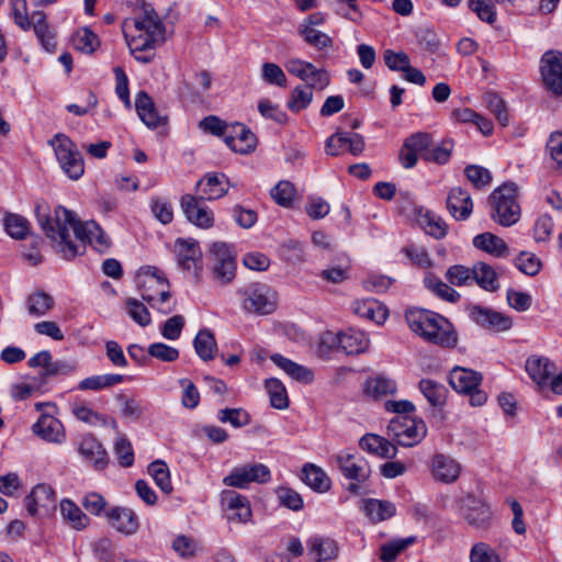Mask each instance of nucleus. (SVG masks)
I'll use <instances>...</instances> for the list:
<instances>
[{"label": "nucleus", "mask_w": 562, "mask_h": 562, "mask_svg": "<svg viewBox=\"0 0 562 562\" xmlns=\"http://www.w3.org/2000/svg\"><path fill=\"white\" fill-rule=\"evenodd\" d=\"M271 361L283 370L289 376L301 383H311L314 380V373L308 368L301 366L279 353L270 357Z\"/></svg>", "instance_id": "obj_33"}, {"label": "nucleus", "mask_w": 562, "mask_h": 562, "mask_svg": "<svg viewBox=\"0 0 562 562\" xmlns=\"http://www.w3.org/2000/svg\"><path fill=\"white\" fill-rule=\"evenodd\" d=\"M55 504V492L47 484H37L25 499V506L31 515H35L40 507H50Z\"/></svg>", "instance_id": "obj_32"}, {"label": "nucleus", "mask_w": 562, "mask_h": 562, "mask_svg": "<svg viewBox=\"0 0 562 562\" xmlns=\"http://www.w3.org/2000/svg\"><path fill=\"white\" fill-rule=\"evenodd\" d=\"M518 188L514 182H505L496 188L488 196L492 220L510 227L520 218V206L517 202Z\"/></svg>", "instance_id": "obj_5"}, {"label": "nucleus", "mask_w": 562, "mask_h": 562, "mask_svg": "<svg viewBox=\"0 0 562 562\" xmlns=\"http://www.w3.org/2000/svg\"><path fill=\"white\" fill-rule=\"evenodd\" d=\"M71 412L78 420L88 425L97 426L105 424V417L93 411L87 404L75 403L71 407Z\"/></svg>", "instance_id": "obj_54"}, {"label": "nucleus", "mask_w": 562, "mask_h": 562, "mask_svg": "<svg viewBox=\"0 0 562 562\" xmlns=\"http://www.w3.org/2000/svg\"><path fill=\"white\" fill-rule=\"evenodd\" d=\"M333 342L347 355H358L366 351L369 347V339L364 333L349 329L333 336Z\"/></svg>", "instance_id": "obj_30"}, {"label": "nucleus", "mask_w": 562, "mask_h": 562, "mask_svg": "<svg viewBox=\"0 0 562 562\" xmlns=\"http://www.w3.org/2000/svg\"><path fill=\"white\" fill-rule=\"evenodd\" d=\"M7 233L15 239H24L30 231L29 221L19 214H8L4 218Z\"/></svg>", "instance_id": "obj_49"}, {"label": "nucleus", "mask_w": 562, "mask_h": 562, "mask_svg": "<svg viewBox=\"0 0 562 562\" xmlns=\"http://www.w3.org/2000/svg\"><path fill=\"white\" fill-rule=\"evenodd\" d=\"M515 266L520 272L533 277L539 273L542 263L535 254L521 251L515 259Z\"/></svg>", "instance_id": "obj_53"}, {"label": "nucleus", "mask_w": 562, "mask_h": 562, "mask_svg": "<svg viewBox=\"0 0 562 562\" xmlns=\"http://www.w3.org/2000/svg\"><path fill=\"white\" fill-rule=\"evenodd\" d=\"M302 480L306 485L317 492H327L331 481L319 467L306 463L302 469Z\"/></svg>", "instance_id": "obj_36"}, {"label": "nucleus", "mask_w": 562, "mask_h": 562, "mask_svg": "<svg viewBox=\"0 0 562 562\" xmlns=\"http://www.w3.org/2000/svg\"><path fill=\"white\" fill-rule=\"evenodd\" d=\"M181 207L189 222L201 228H210L214 224L213 212L207 205L204 204V200L186 194L181 199Z\"/></svg>", "instance_id": "obj_16"}, {"label": "nucleus", "mask_w": 562, "mask_h": 562, "mask_svg": "<svg viewBox=\"0 0 562 562\" xmlns=\"http://www.w3.org/2000/svg\"><path fill=\"white\" fill-rule=\"evenodd\" d=\"M405 319L411 330L426 342L443 349L457 347L458 333L452 323L440 314L424 308H412L406 312Z\"/></svg>", "instance_id": "obj_3"}, {"label": "nucleus", "mask_w": 562, "mask_h": 562, "mask_svg": "<svg viewBox=\"0 0 562 562\" xmlns=\"http://www.w3.org/2000/svg\"><path fill=\"white\" fill-rule=\"evenodd\" d=\"M265 387L270 398V404L276 409H286L289 407V397L283 383L274 378L267 379Z\"/></svg>", "instance_id": "obj_41"}, {"label": "nucleus", "mask_w": 562, "mask_h": 562, "mask_svg": "<svg viewBox=\"0 0 562 562\" xmlns=\"http://www.w3.org/2000/svg\"><path fill=\"white\" fill-rule=\"evenodd\" d=\"M199 127L206 133L222 137L223 140H225V134L231 131V124H227L215 115H209L201 120Z\"/></svg>", "instance_id": "obj_57"}, {"label": "nucleus", "mask_w": 562, "mask_h": 562, "mask_svg": "<svg viewBox=\"0 0 562 562\" xmlns=\"http://www.w3.org/2000/svg\"><path fill=\"white\" fill-rule=\"evenodd\" d=\"M128 315L142 327L150 324V314L147 307L136 299L128 297L125 302Z\"/></svg>", "instance_id": "obj_61"}, {"label": "nucleus", "mask_w": 562, "mask_h": 562, "mask_svg": "<svg viewBox=\"0 0 562 562\" xmlns=\"http://www.w3.org/2000/svg\"><path fill=\"white\" fill-rule=\"evenodd\" d=\"M105 518L110 527L126 536L136 533L139 528L136 514L128 507L114 506L105 512Z\"/></svg>", "instance_id": "obj_20"}, {"label": "nucleus", "mask_w": 562, "mask_h": 562, "mask_svg": "<svg viewBox=\"0 0 562 562\" xmlns=\"http://www.w3.org/2000/svg\"><path fill=\"white\" fill-rule=\"evenodd\" d=\"M137 284L144 301L162 314H169L176 304L169 303L170 284L162 272L154 266H146L137 273Z\"/></svg>", "instance_id": "obj_4"}, {"label": "nucleus", "mask_w": 562, "mask_h": 562, "mask_svg": "<svg viewBox=\"0 0 562 562\" xmlns=\"http://www.w3.org/2000/svg\"><path fill=\"white\" fill-rule=\"evenodd\" d=\"M334 461L342 475L348 480L362 483L371 474L368 461L360 456L341 451L334 457Z\"/></svg>", "instance_id": "obj_14"}, {"label": "nucleus", "mask_w": 562, "mask_h": 562, "mask_svg": "<svg viewBox=\"0 0 562 562\" xmlns=\"http://www.w3.org/2000/svg\"><path fill=\"white\" fill-rule=\"evenodd\" d=\"M473 282L491 292L496 291L499 286L496 272L490 265L484 262H477L473 266Z\"/></svg>", "instance_id": "obj_40"}, {"label": "nucleus", "mask_w": 562, "mask_h": 562, "mask_svg": "<svg viewBox=\"0 0 562 562\" xmlns=\"http://www.w3.org/2000/svg\"><path fill=\"white\" fill-rule=\"evenodd\" d=\"M74 46L82 53H92L99 45L98 36L89 29L79 30L72 38Z\"/></svg>", "instance_id": "obj_55"}, {"label": "nucleus", "mask_w": 562, "mask_h": 562, "mask_svg": "<svg viewBox=\"0 0 562 562\" xmlns=\"http://www.w3.org/2000/svg\"><path fill=\"white\" fill-rule=\"evenodd\" d=\"M429 471L436 482L452 484L459 479L462 465L452 456L437 452L429 460Z\"/></svg>", "instance_id": "obj_13"}, {"label": "nucleus", "mask_w": 562, "mask_h": 562, "mask_svg": "<svg viewBox=\"0 0 562 562\" xmlns=\"http://www.w3.org/2000/svg\"><path fill=\"white\" fill-rule=\"evenodd\" d=\"M270 480L271 472L266 464L246 463L235 467L222 482L228 487L246 490L251 483L266 484Z\"/></svg>", "instance_id": "obj_8"}, {"label": "nucleus", "mask_w": 562, "mask_h": 562, "mask_svg": "<svg viewBox=\"0 0 562 562\" xmlns=\"http://www.w3.org/2000/svg\"><path fill=\"white\" fill-rule=\"evenodd\" d=\"M262 79L269 83L278 87L286 86V77L282 68L274 63H265L262 65Z\"/></svg>", "instance_id": "obj_63"}, {"label": "nucleus", "mask_w": 562, "mask_h": 562, "mask_svg": "<svg viewBox=\"0 0 562 562\" xmlns=\"http://www.w3.org/2000/svg\"><path fill=\"white\" fill-rule=\"evenodd\" d=\"M526 371L530 379L542 386L557 372V366L547 357L531 356L526 361Z\"/></svg>", "instance_id": "obj_28"}, {"label": "nucleus", "mask_w": 562, "mask_h": 562, "mask_svg": "<svg viewBox=\"0 0 562 562\" xmlns=\"http://www.w3.org/2000/svg\"><path fill=\"white\" fill-rule=\"evenodd\" d=\"M56 158L64 172L72 180H78L85 172L81 154L74 142L65 134L58 133L50 140Z\"/></svg>", "instance_id": "obj_6"}, {"label": "nucleus", "mask_w": 562, "mask_h": 562, "mask_svg": "<svg viewBox=\"0 0 562 562\" xmlns=\"http://www.w3.org/2000/svg\"><path fill=\"white\" fill-rule=\"evenodd\" d=\"M203 200H216L224 196L228 191V179L223 173H206L195 186Z\"/></svg>", "instance_id": "obj_22"}, {"label": "nucleus", "mask_w": 562, "mask_h": 562, "mask_svg": "<svg viewBox=\"0 0 562 562\" xmlns=\"http://www.w3.org/2000/svg\"><path fill=\"white\" fill-rule=\"evenodd\" d=\"M78 452L83 461L95 471L105 469L109 463L106 450L93 435L87 434L80 438Z\"/></svg>", "instance_id": "obj_17"}, {"label": "nucleus", "mask_w": 562, "mask_h": 562, "mask_svg": "<svg viewBox=\"0 0 562 562\" xmlns=\"http://www.w3.org/2000/svg\"><path fill=\"white\" fill-rule=\"evenodd\" d=\"M425 283L428 289L448 302H456L460 297L457 291L436 277H427Z\"/></svg>", "instance_id": "obj_59"}, {"label": "nucleus", "mask_w": 562, "mask_h": 562, "mask_svg": "<svg viewBox=\"0 0 562 562\" xmlns=\"http://www.w3.org/2000/svg\"><path fill=\"white\" fill-rule=\"evenodd\" d=\"M147 352L150 357L165 362H172L179 358V350L164 342H154L149 345Z\"/></svg>", "instance_id": "obj_64"}, {"label": "nucleus", "mask_w": 562, "mask_h": 562, "mask_svg": "<svg viewBox=\"0 0 562 562\" xmlns=\"http://www.w3.org/2000/svg\"><path fill=\"white\" fill-rule=\"evenodd\" d=\"M540 75L544 88L554 95H562V53L548 50L540 59Z\"/></svg>", "instance_id": "obj_10"}, {"label": "nucleus", "mask_w": 562, "mask_h": 562, "mask_svg": "<svg viewBox=\"0 0 562 562\" xmlns=\"http://www.w3.org/2000/svg\"><path fill=\"white\" fill-rule=\"evenodd\" d=\"M299 33L307 44L317 49L322 50L333 46V40L329 35L308 24H301Z\"/></svg>", "instance_id": "obj_45"}, {"label": "nucleus", "mask_w": 562, "mask_h": 562, "mask_svg": "<svg viewBox=\"0 0 562 562\" xmlns=\"http://www.w3.org/2000/svg\"><path fill=\"white\" fill-rule=\"evenodd\" d=\"M135 109L142 122L149 128H156L167 122V116L157 112L153 99L144 91L137 93Z\"/></svg>", "instance_id": "obj_26"}, {"label": "nucleus", "mask_w": 562, "mask_h": 562, "mask_svg": "<svg viewBox=\"0 0 562 562\" xmlns=\"http://www.w3.org/2000/svg\"><path fill=\"white\" fill-rule=\"evenodd\" d=\"M123 381L124 375L122 374L109 373L92 375L81 380L78 384V389L81 391H100L121 384Z\"/></svg>", "instance_id": "obj_37"}, {"label": "nucleus", "mask_w": 562, "mask_h": 562, "mask_svg": "<svg viewBox=\"0 0 562 562\" xmlns=\"http://www.w3.org/2000/svg\"><path fill=\"white\" fill-rule=\"evenodd\" d=\"M35 214L46 236L57 243L66 259L83 254L87 243L100 254L110 249V238L94 221L80 223L70 211L61 206L50 214L44 203L36 204Z\"/></svg>", "instance_id": "obj_1"}, {"label": "nucleus", "mask_w": 562, "mask_h": 562, "mask_svg": "<svg viewBox=\"0 0 562 562\" xmlns=\"http://www.w3.org/2000/svg\"><path fill=\"white\" fill-rule=\"evenodd\" d=\"M364 513L373 521L380 522L395 515V505L389 501L368 499L364 502Z\"/></svg>", "instance_id": "obj_39"}, {"label": "nucleus", "mask_w": 562, "mask_h": 562, "mask_svg": "<svg viewBox=\"0 0 562 562\" xmlns=\"http://www.w3.org/2000/svg\"><path fill=\"white\" fill-rule=\"evenodd\" d=\"M366 393L374 398L392 394L396 390V384L393 380L383 375H378L369 379L366 382Z\"/></svg>", "instance_id": "obj_48"}, {"label": "nucleus", "mask_w": 562, "mask_h": 562, "mask_svg": "<svg viewBox=\"0 0 562 562\" xmlns=\"http://www.w3.org/2000/svg\"><path fill=\"white\" fill-rule=\"evenodd\" d=\"M470 316L479 326L495 333L509 330L513 326L512 317L487 307L473 306Z\"/></svg>", "instance_id": "obj_18"}, {"label": "nucleus", "mask_w": 562, "mask_h": 562, "mask_svg": "<svg viewBox=\"0 0 562 562\" xmlns=\"http://www.w3.org/2000/svg\"><path fill=\"white\" fill-rule=\"evenodd\" d=\"M60 512L64 519L75 529H82L89 524L87 515L70 499L61 501Z\"/></svg>", "instance_id": "obj_43"}, {"label": "nucleus", "mask_w": 562, "mask_h": 562, "mask_svg": "<svg viewBox=\"0 0 562 562\" xmlns=\"http://www.w3.org/2000/svg\"><path fill=\"white\" fill-rule=\"evenodd\" d=\"M193 345L198 356L204 361L212 360L217 350L215 336L207 328L201 329L196 334Z\"/></svg>", "instance_id": "obj_38"}, {"label": "nucleus", "mask_w": 562, "mask_h": 562, "mask_svg": "<svg viewBox=\"0 0 562 562\" xmlns=\"http://www.w3.org/2000/svg\"><path fill=\"white\" fill-rule=\"evenodd\" d=\"M473 245L475 248L497 258L507 257L509 254L508 246L504 239L492 233H482L476 235L473 238Z\"/></svg>", "instance_id": "obj_34"}, {"label": "nucleus", "mask_w": 562, "mask_h": 562, "mask_svg": "<svg viewBox=\"0 0 562 562\" xmlns=\"http://www.w3.org/2000/svg\"><path fill=\"white\" fill-rule=\"evenodd\" d=\"M312 100L313 91L311 87L297 86L291 92L290 100L288 101V108L292 112H300L301 110L307 108Z\"/></svg>", "instance_id": "obj_51"}, {"label": "nucleus", "mask_w": 562, "mask_h": 562, "mask_svg": "<svg viewBox=\"0 0 562 562\" xmlns=\"http://www.w3.org/2000/svg\"><path fill=\"white\" fill-rule=\"evenodd\" d=\"M177 262L183 269L193 271L199 276L202 269V251L199 243L194 239H177L176 245Z\"/></svg>", "instance_id": "obj_19"}, {"label": "nucleus", "mask_w": 562, "mask_h": 562, "mask_svg": "<svg viewBox=\"0 0 562 562\" xmlns=\"http://www.w3.org/2000/svg\"><path fill=\"white\" fill-rule=\"evenodd\" d=\"M224 143L235 153L249 154L255 150L257 138L244 124L233 123Z\"/></svg>", "instance_id": "obj_21"}, {"label": "nucleus", "mask_w": 562, "mask_h": 562, "mask_svg": "<svg viewBox=\"0 0 562 562\" xmlns=\"http://www.w3.org/2000/svg\"><path fill=\"white\" fill-rule=\"evenodd\" d=\"M461 502L462 515L465 521L475 529L486 530L493 517L490 505L484 499L471 494L467 495Z\"/></svg>", "instance_id": "obj_11"}, {"label": "nucleus", "mask_w": 562, "mask_h": 562, "mask_svg": "<svg viewBox=\"0 0 562 562\" xmlns=\"http://www.w3.org/2000/svg\"><path fill=\"white\" fill-rule=\"evenodd\" d=\"M132 23L133 32L124 30L130 53L137 61L148 64L156 55V46L165 41V25L153 9H145Z\"/></svg>", "instance_id": "obj_2"}, {"label": "nucleus", "mask_w": 562, "mask_h": 562, "mask_svg": "<svg viewBox=\"0 0 562 562\" xmlns=\"http://www.w3.org/2000/svg\"><path fill=\"white\" fill-rule=\"evenodd\" d=\"M470 562H502L501 555L486 542H476L469 554Z\"/></svg>", "instance_id": "obj_52"}, {"label": "nucleus", "mask_w": 562, "mask_h": 562, "mask_svg": "<svg viewBox=\"0 0 562 562\" xmlns=\"http://www.w3.org/2000/svg\"><path fill=\"white\" fill-rule=\"evenodd\" d=\"M414 218L416 223L425 231L426 234L430 235L436 239H442L448 233V226L446 222L436 214L423 206L414 207Z\"/></svg>", "instance_id": "obj_25"}, {"label": "nucleus", "mask_w": 562, "mask_h": 562, "mask_svg": "<svg viewBox=\"0 0 562 562\" xmlns=\"http://www.w3.org/2000/svg\"><path fill=\"white\" fill-rule=\"evenodd\" d=\"M10 5L14 23L24 31L31 29L26 0H10Z\"/></svg>", "instance_id": "obj_62"}, {"label": "nucleus", "mask_w": 562, "mask_h": 562, "mask_svg": "<svg viewBox=\"0 0 562 562\" xmlns=\"http://www.w3.org/2000/svg\"><path fill=\"white\" fill-rule=\"evenodd\" d=\"M387 435L403 447H414L427 434V426L423 419L409 416H396L387 425Z\"/></svg>", "instance_id": "obj_7"}, {"label": "nucleus", "mask_w": 562, "mask_h": 562, "mask_svg": "<svg viewBox=\"0 0 562 562\" xmlns=\"http://www.w3.org/2000/svg\"><path fill=\"white\" fill-rule=\"evenodd\" d=\"M307 550L315 562H326L337 558L339 548L334 539L315 536L307 540Z\"/></svg>", "instance_id": "obj_29"}, {"label": "nucleus", "mask_w": 562, "mask_h": 562, "mask_svg": "<svg viewBox=\"0 0 562 562\" xmlns=\"http://www.w3.org/2000/svg\"><path fill=\"white\" fill-rule=\"evenodd\" d=\"M32 430L47 442L61 443L65 440L63 424L50 414H42Z\"/></svg>", "instance_id": "obj_24"}, {"label": "nucleus", "mask_w": 562, "mask_h": 562, "mask_svg": "<svg viewBox=\"0 0 562 562\" xmlns=\"http://www.w3.org/2000/svg\"><path fill=\"white\" fill-rule=\"evenodd\" d=\"M359 447L373 456L382 459H393L397 454V448L386 438L375 435L366 434L359 440Z\"/></svg>", "instance_id": "obj_27"}, {"label": "nucleus", "mask_w": 562, "mask_h": 562, "mask_svg": "<svg viewBox=\"0 0 562 562\" xmlns=\"http://www.w3.org/2000/svg\"><path fill=\"white\" fill-rule=\"evenodd\" d=\"M218 419L222 423H229L233 427L239 428L250 422V416L241 408H224L218 412Z\"/></svg>", "instance_id": "obj_60"}, {"label": "nucleus", "mask_w": 562, "mask_h": 562, "mask_svg": "<svg viewBox=\"0 0 562 562\" xmlns=\"http://www.w3.org/2000/svg\"><path fill=\"white\" fill-rule=\"evenodd\" d=\"M296 194L295 187L292 182L282 180L279 181L272 189H271V196L276 201L277 204L289 207L291 206L294 198Z\"/></svg>", "instance_id": "obj_50"}, {"label": "nucleus", "mask_w": 562, "mask_h": 562, "mask_svg": "<svg viewBox=\"0 0 562 562\" xmlns=\"http://www.w3.org/2000/svg\"><path fill=\"white\" fill-rule=\"evenodd\" d=\"M223 509L227 513V519L238 524L250 520L252 512L247 496L234 490H224L220 494Z\"/></svg>", "instance_id": "obj_12"}, {"label": "nucleus", "mask_w": 562, "mask_h": 562, "mask_svg": "<svg viewBox=\"0 0 562 562\" xmlns=\"http://www.w3.org/2000/svg\"><path fill=\"white\" fill-rule=\"evenodd\" d=\"M447 209L454 220L465 221L473 211L470 193L460 187L452 188L447 196Z\"/></svg>", "instance_id": "obj_23"}, {"label": "nucleus", "mask_w": 562, "mask_h": 562, "mask_svg": "<svg viewBox=\"0 0 562 562\" xmlns=\"http://www.w3.org/2000/svg\"><path fill=\"white\" fill-rule=\"evenodd\" d=\"M432 144L431 135L418 132L407 137L402 146L400 159L404 168H413L420 156L425 160V153Z\"/></svg>", "instance_id": "obj_15"}, {"label": "nucleus", "mask_w": 562, "mask_h": 562, "mask_svg": "<svg viewBox=\"0 0 562 562\" xmlns=\"http://www.w3.org/2000/svg\"><path fill=\"white\" fill-rule=\"evenodd\" d=\"M453 149V143L451 139H445L440 145L436 147L429 148L428 151L425 153V160L436 162L439 165H443L448 162L451 156V151Z\"/></svg>", "instance_id": "obj_58"}, {"label": "nucleus", "mask_w": 562, "mask_h": 562, "mask_svg": "<svg viewBox=\"0 0 562 562\" xmlns=\"http://www.w3.org/2000/svg\"><path fill=\"white\" fill-rule=\"evenodd\" d=\"M148 473L154 479L157 486L166 494L172 492L169 469L166 462L156 460L148 465Z\"/></svg>", "instance_id": "obj_47"}, {"label": "nucleus", "mask_w": 562, "mask_h": 562, "mask_svg": "<svg viewBox=\"0 0 562 562\" xmlns=\"http://www.w3.org/2000/svg\"><path fill=\"white\" fill-rule=\"evenodd\" d=\"M482 376L479 372L462 367H456L449 374L451 386L459 393L471 392L479 387Z\"/></svg>", "instance_id": "obj_31"}, {"label": "nucleus", "mask_w": 562, "mask_h": 562, "mask_svg": "<svg viewBox=\"0 0 562 562\" xmlns=\"http://www.w3.org/2000/svg\"><path fill=\"white\" fill-rule=\"evenodd\" d=\"M351 308L356 315L378 324L383 323L387 318L386 308L373 299L355 301L351 304Z\"/></svg>", "instance_id": "obj_35"}, {"label": "nucleus", "mask_w": 562, "mask_h": 562, "mask_svg": "<svg viewBox=\"0 0 562 562\" xmlns=\"http://www.w3.org/2000/svg\"><path fill=\"white\" fill-rule=\"evenodd\" d=\"M243 307L257 315L271 314L277 308V296L271 288L263 283H252L241 292Z\"/></svg>", "instance_id": "obj_9"}, {"label": "nucleus", "mask_w": 562, "mask_h": 562, "mask_svg": "<svg viewBox=\"0 0 562 562\" xmlns=\"http://www.w3.org/2000/svg\"><path fill=\"white\" fill-rule=\"evenodd\" d=\"M446 278L456 286L469 285L473 282V268L456 265L447 270Z\"/></svg>", "instance_id": "obj_56"}, {"label": "nucleus", "mask_w": 562, "mask_h": 562, "mask_svg": "<svg viewBox=\"0 0 562 562\" xmlns=\"http://www.w3.org/2000/svg\"><path fill=\"white\" fill-rule=\"evenodd\" d=\"M54 306L53 297L42 291L29 295L26 300V308L30 315L43 316L47 314Z\"/></svg>", "instance_id": "obj_46"}, {"label": "nucleus", "mask_w": 562, "mask_h": 562, "mask_svg": "<svg viewBox=\"0 0 562 562\" xmlns=\"http://www.w3.org/2000/svg\"><path fill=\"white\" fill-rule=\"evenodd\" d=\"M419 390L432 406H442L446 402L447 389L434 380L424 379L419 382Z\"/></svg>", "instance_id": "obj_44"}, {"label": "nucleus", "mask_w": 562, "mask_h": 562, "mask_svg": "<svg viewBox=\"0 0 562 562\" xmlns=\"http://www.w3.org/2000/svg\"><path fill=\"white\" fill-rule=\"evenodd\" d=\"M416 541V537L393 539L380 548L379 558L383 562H394L397 555Z\"/></svg>", "instance_id": "obj_42"}]
</instances>
